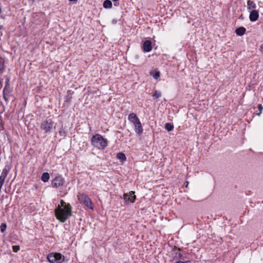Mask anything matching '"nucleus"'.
I'll use <instances>...</instances> for the list:
<instances>
[{
  "instance_id": "19",
  "label": "nucleus",
  "mask_w": 263,
  "mask_h": 263,
  "mask_svg": "<svg viewBox=\"0 0 263 263\" xmlns=\"http://www.w3.org/2000/svg\"><path fill=\"white\" fill-rule=\"evenodd\" d=\"M8 170L6 168H4V169H3L0 176L6 179V178L8 175Z\"/></svg>"
},
{
  "instance_id": "23",
  "label": "nucleus",
  "mask_w": 263,
  "mask_h": 263,
  "mask_svg": "<svg viewBox=\"0 0 263 263\" xmlns=\"http://www.w3.org/2000/svg\"><path fill=\"white\" fill-rule=\"evenodd\" d=\"M6 224L5 223H2L1 225V227H0V228H1V231L2 232H5V231L6 230Z\"/></svg>"
},
{
  "instance_id": "28",
  "label": "nucleus",
  "mask_w": 263,
  "mask_h": 263,
  "mask_svg": "<svg viewBox=\"0 0 263 263\" xmlns=\"http://www.w3.org/2000/svg\"><path fill=\"white\" fill-rule=\"evenodd\" d=\"M62 133H63V132H62V131H60V135H62Z\"/></svg>"
},
{
  "instance_id": "15",
  "label": "nucleus",
  "mask_w": 263,
  "mask_h": 263,
  "mask_svg": "<svg viewBox=\"0 0 263 263\" xmlns=\"http://www.w3.org/2000/svg\"><path fill=\"white\" fill-rule=\"evenodd\" d=\"M103 7L105 8H111L112 7V3L109 0H105L103 3Z\"/></svg>"
},
{
  "instance_id": "22",
  "label": "nucleus",
  "mask_w": 263,
  "mask_h": 263,
  "mask_svg": "<svg viewBox=\"0 0 263 263\" xmlns=\"http://www.w3.org/2000/svg\"><path fill=\"white\" fill-rule=\"evenodd\" d=\"M257 108H258L259 112L257 114V115L260 116V115L261 114L262 110L263 109V106L261 104H258L257 106Z\"/></svg>"
},
{
  "instance_id": "6",
  "label": "nucleus",
  "mask_w": 263,
  "mask_h": 263,
  "mask_svg": "<svg viewBox=\"0 0 263 263\" xmlns=\"http://www.w3.org/2000/svg\"><path fill=\"white\" fill-rule=\"evenodd\" d=\"M78 199L80 203L84 204L90 209H93L92 202L88 196L83 193H79L78 195Z\"/></svg>"
},
{
  "instance_id": "7",
  "label": "nucleus",
  "mask_w": 263,
  "mask_h": 263,
  "mask_svg": "<svg viewBox=\"0 0 263 263\" xmlns=\"http://www.w3.org/2000/svg\"><path fill=\"white\" fill-rule=\"evenodd\" d=\"M65 181L61 175L57 176L51 182V186L53 188L62 189L64 186Z\"/></svg>"
},
{
  "instance_id": "17",
  "label": "nucleus",
  "mask_w": 263,
  "mask_h": 263,
  "mask_svg": "<svg viewBox=\"0 0 263 263\" xmlns=\"http://www.w3.org/2000/svg\"><path fill=\"white\" fill-rule=\"evenodd\" d=\"M117 157L118 159L120 160L121 161H124L126 159V157L124 154L123 153H119L117 154Z\"/></svg>"
},
{
  "instance_id": "9",
  "label": "nucleus",
  "mask_w": 263,
  "mask_h": 263,
  "mask_svg": "<svg viewBox=\"0 0 263 263\" xmlns=\"http://www.w3.org/2000/svg\"><path fill=\"white\" fill-rule=\"evenodd\" d=\"M259 17L258 12L255 10H253L250 11L249 15V18L251 22L256 21Z\"/></svg>"
},
{
  "instance_id": "21",
  "label": "nucleus",
  "mask_w": 263,
  "mask_h": 263,
  "mask_svg": "<svg viewBox=\"0 0 263 263\" xmlns=\"http://www.w3.org/2000/svg\"><path fill=\"white\" fill-rule=\"evenodd\" d=\"M61 204L59 205L58 207H67L68 206V203H66L63 200H61Z\"/></svg>"
},
{
  "instance_id": "10",
  "label": "nucleus",
  "mask_w": 263,
  "mask_h": 263,
  "mask_svg": "<svg viewBox=\"0 0 263 263\" xmlns=\"http://www.w3.org/2000/svg\"><path fill=\"white\" fill-rule=\"evenodd\" d=\"M143 49L145 52H149L152 50V43L149 40L145 41L143 45Z\"/></svg>"
},
{
  "instance_id": "18",
  "label": "nucleus",
  "mask_w": 263,
  "mask_h": 263,
  "mask_svg": "<svg viewBox=\"0 0 263 263\" xmlns=\"http://www.w3.org/2000/svg\"><path fill=\"white\" fill-rule=\"evenodd\" d=\"M4 60L0 57V72H2L4 70Z\"/></svg>"
},
{
  "instance_id": "26",
  "label": "nucleus",
  "mask_w": 263,
  "mask_h": 263,
  "mask_svg": "<svg viewBox=\"0 0 263 263\" xmlns=\"http://www.w3.org/2000/svg\"><path fill=\"white\" fill-rule=\"evenodd\" d=\"M5 178L0 176V182H2L4 183Z\"/></svg>"
},
{
  "instance_id": "11",
  "label": "nucleus",
  "mask_w": 263,
  "mask_h": 263,
  "mask_svg": "<svg viewBox=\"0 0 263 263\" xmlns=\"http://www.w3.org/2000/svg\"><path fill=\"white\" fill-rule=\"evenodd\" d=\"M149 74L153 77V78L157 80L160 77V73L159 71L154 70H152L149 72Z\"/></svg>"
},
{
  "instance_id": "30",
  "label": "nucleus",
  "mask_w": 263,
  "mask_h": 263,
  "mask_svg": "<svg viewBox=\"0 0 263 263\" xmlns=\"http://www.w3.org/2000/svg\"><path fill=\"white\" fill-rule=\"evenodd\" d=\"M8 82H9V80H8V81L6 82V84H7V85L8 84Z\"/></svg>"
},
{
  "instance_id": "8",
  "label": "nucleus",
  "mask_w": 263,
  "mask_h": 263,
  "mask_svg": "<svg viewBox=\"0 0 263 263\" xmlns=\"http://www.w3.org/2000/svg\"><path fill=\"white\" fill-rule=\"evenodd\" d=\"M123 199L125 201V202L127 204L129 203H134L136 199L135 192L130 191L128 194H124L123 195Z\"/></svg>"
},
{
  "instance_id": "16",
  "label": "nucleus",
  "mask_w": 263,
  "mask_h": 263,
  "mask_svg": "<svg viewBox=\"0 0 263 263\" xmlns=\"http://www.w3.org/2000/svg\"><path fill=\"white\" fill-rule=\"evenodd\" d=\"M165 129L168 131H172L174 129V125L171 123H167L165 125Z\"/></svg>"
},
{
  "instance_id": "14",
  "label": "nucleus",
  "mask_w": 263,
  "mask_h": 263,
  "mask_svg": "<svg viewBox=\"0 0 263 263\" xmlns=\"http://www.w3.org/2000/svg\"><path fill=\"white\" fill-rule=\"evenodd\" d=\"M248 9H255L256 7V4L252 1H248L247 2Z\"/></svg>"
},
{
  "instance_id": "20",
  "label": "nucleus",
  "mask_w": 263,
  "mask_h": 263,
  "mask_svg": "<svg viewBox=\"0 0 263 263\" xmlns=\"http://www.w3.org/2000/svg\"><path fill=\"white\" fill-rule=\"evenodd\" d=\"M161 95V92L158 91H155L152 95L153 97H155L156 99L160 97Z\"/></svg>"
},
{
  "instance_id": "24",
  "label": "nucleus",
  "mask_w": 263,
  "mask_h": 263,
  "mask_svg": "<svg viewBox=\"0 0 263 263\" xmlns=\"http://www.w3.org/2000/svg\"><path fill=\"white\" fill-rule=\"evenodd\" d=\"M12 249L13 252H17L20 250V247L18 246H13Z\"/></svg>"
},
{
  "instance_id": "27",
  "label": "nucleus",
  "mask_w": 263,
  "mask_h": 263,
  "mask_svg": "<svg viewBox=\"0 0 263 263\" xmlns=\"http://www.w3.org/2000/svg\"><path fill=\"white\" fill-rule=\"evenodd\" d=\"M68 1L72 3H76L78 0H68Z\"/></svg>"
},
{
  "instance_id": "5",
  "label": "nucleus",
  "mask_w": 263,
  "mask_h": 263,
  "mask_svg": "<svg viewBox=\"0 0 263 263\" xmlns=\"http://www.w3.org/2000/svg\"><path fill=\"white\" fill-rule=\"evenodd\" d=\"M54 122L50 119H46L42 121L40 128L45 133H50L52 129L55 128Z\"/></svg>"
},
{
  "instance_id": "29",
  "label": "nucleus",
  "mask_w": 263,
  "mask_h": 263,
  "mask_svg": "<svg viewBox=\"0 0 263 263\" xmlns=\"http://www.w3.org/2000/svg\"><path fill=\"white\" fill-rule=\"evenodd\" d=\"M186 186H187V185H188V184H189V182H188V181H186Z\"/></svg>"
},
{
  "instance_id": "3",
  "label": "nucleus",
  "mask_w": 263,
  "mask_h": 263,
  "mask_svg": "<svg viewBox=\"0 0 263 263\" xmlns=\"http://www.w3.org/2000/svg\"><path fill=\"white\" fill-rule=\"evenodd\" d=\"M128 120L134 125L135 131L138 134H141L143 132V127L141 123L135 113H130L128 116Z\"/></svg>"
},
{
  "instance_id": "25",
  "label": "nucleus",
  "mask_w": 263,
  "mask_h": 263,
  "mask_svg": "<svg viewBox=\"0 0 263 263\" xmlns=\"http://www.w3.org/2000/svg\"><path fill=\"white\" fill-rule=\"evenodd\" d=\"M175 263H191L190 261H186L185 262L182 261H178L176 262Z\"/></svg>"
},
{
  "instance_id": "2",
  "label": "nucleus",
  "mask_w": 263,
  "mask_h": 263,
  "mask_svg": "<svg viewBox=\"0 0 263 263\" xmlns=\"http://www.w3.org/2000/svg\"><path fill=\"white\" fill-rule=\"evenodd\" d=\"M91 143L93 146L98 149H104L107 147L108 141L101 135L96 134L91 138Z\"/></svg>"
},
{
  "instance_id": "13",
  "label": "nucleus",
  "mask_w": 263,
  "mask_h": 263,
  "mask_svg": "<svg viewBox=\"0 0 263 263\" xmlns=\"http://www.w3.org/2000/svg\"><path fill=\"white\" fill-rule=\"evenodd\" d=\"M50 178V176L48 173H43L42 177L41 180L44 182H47Z\"/></svg>"
},
{
  "instance_id": "4",
  "label": "nucleus",
  "mask_w": 263,
  "mask_h": 263,
  "mask_svg": "<svg viewBox=\"0 0 263 263\" xmlns=\"http://www.w3.org/2000/svg\"><path fill=\"white\" fill-rule=\"evenodd\" d=\"M47 259L50 263H62L65 257L59 253H50L47 257Z\"/></svg>"
},
{
  "instance_id": "12",
  "label": "nucleus",
  "mask_w": 263,
  "mask_h": 263,
  "mask_svg": "<svg viewBox=\"0 0 263 263\" xmlns=\"http://www.w3.org/2000/svg\"><path fill=\"white\" fill-rule=\"evenodd\" d=\"M246 32V29L245 28L243 27H239L238 28L236 29L235 30V32L237 35L241 36L245 34Z\"/></svg>"
},
{
  "instance_id": "1",
  "label": "nucleus",
  "mask_w": 263,
  "mask_h": 263,
  "mask_svg": "<svg viewBox=\"0 0 263 263\" xmlns=\"http://www.w3.org/2000/svg\"><path fill=\"white\" fill-rule=\"evenodd\" d=\"M54 212L57 219L61 222H64L71 215V206L68 203L67 207H57Z\"/></svg>"
},
{
  "instance_id": "31",
  "label": "nucleus",
  "mask_w": 263,
  "mask_h": 263,
  "mask_svg": "<svg viewBox=\"0 0 263 263\" xmlns=\"http://www.w3.org/2000/svg\"><path fill=\"white\" fill-rule=\"evenodd\" d=\"M5 89H6V87L5 88H4V92L5 91Z\"/></svg>"
}]
</instances>
